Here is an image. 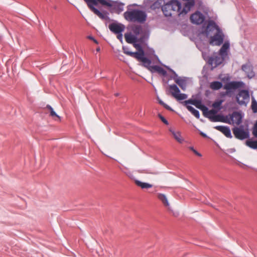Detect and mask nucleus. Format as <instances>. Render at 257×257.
Wrapping results in <instances>:
<instances>
[{"instance_id":"1","label":"nucleus","mask_w":257,"mask_h":257,"mask_svg":"<svg viewBox=\"0 0 257 257\" xmlns=\"http://www.w3.org/2000/svg\"><path fill=\"white\" fill-rule=\"evenodd\" d=\"M194 6L193 1L185 4L184 7L182 9L180 3L176 0H172L164 4L162 7V10L166 17L177 14L178 15H185Z\"/></svg>"},{"instance_id":"2","label":"nucleus","mask_w":257,"mask_h":257,"mask_svg":"<svg viewBox=\"0 0 257 257\" xmlns=\"http://www.w3.org/2000/svg\"><path fill=\"white\" fill-rule=\"evenodd\" d=\"M216 30V33L210 38L209 43L211 45L220 46L223 42L224 34L221 30L213 21H209L205 30L207 36L209 35L211 31Z\"/></svg>"},{"instance_id":"3","label":"nucleus","mask_w":257,"mask_h":257,"mask_svg":"<svg viewBox=\"0 0 257 257\" xmlns=\"http://www.w3.org/2000/svg\"><path fill=\"white\" fill-rule=\"evenodd\" d=\"M126 20L132 22L143 23L146 20L147 15L145 12L139 10L127 11L123 14Z\"/></svg>"},{"instance_id":"4","label":"nucleus","mask_w":257,"mask_h":257,"mask_svg":"<svg viewBox=\"0 0 257 257\" xmlns=\"http://www.w3.org/2000/svg\"><path fill=\"white\" fill-rule=\"evenodd\" d=\"M87 4L88 7L90 10L93 12L95 15L102 19L105 18V16L99 11L94 8V6H97L98 3H99L103 6H106L111 7L113 6L112 2L108 0H84Z\"/></svg>"},{"instance_id":"5","label":"nucleus","mask_w":257,"mask_h":257,"mask_svg":"<svg viewBox=\"0 0 257 257\" xmlns=\"http://www.w3.org/2000/svg\"><path fill=\"white\" fill-rule=\"evenodd\" d=\"M133 46L138 50V52H134V53L138 54V55H135V58L142 62L143 63V65L148 68L151 64V61L148 58L145 57V53L141 45L134 43H133Z\"/></svg>"},{"instance_id":"6","label":"nucleus","mask_w":257,"mask_h":257,"mask_svg":"<svg viewBox=\"0 0 257 257\" xmlns=\"http://www.w3.org/2000/svg\"><path fill=\"white\" fill-rule=\"evenodd\" d=\"M169 89L171 95L177 100H182L187 98V95L184 93H181L177 86L175 84L169 85Z\"/></svg>"},{"instance_id":"7","label":"nucleus","mask_w":257,"mask_h":257,"mask_svg":"<svg viewBox=\"0 0 257 257\" xmlns=\"http://www.w3.org/2000/svg\"><path fill=\"white\" fill-rule=\"evenodd\" d=\"M237 102L240 105H246L249 101V95L248 91L242 90L239 91L236 96Z\"/></svg>"},{"instance_id":"8","label":"nucleus","mask_w":257,"mask_h":257,"mask_svg":"<svg viewBox=\"0 0 257 257\" xmlns=\"http://www.w3.org/2000/svg\"><path fill=\"white\" fill-rule=\"evenodd\" d=\"M183 104L185 106H187L188 104H191L195 106L197 108L200 109L202 111L203 114L205 113V111L207 110V107L204 105L202 104L201 100L197 99H189L185 100L183 102Z\"/></svg>"},{"instance_id":"9","label":"nucleus","mask_w":257,"mask_h":257,"mask_svg":"<svg viewBox=\"0 0 257 257\" xmlns=\"http://www.w3.org/2000/svg\"><path fill=\"white\" fill-rule=\"evenodd\" d=\"M242 85L243 83L242 82L239 81H231L226 84L224 86L223 88L226 90V91L222 94V96L228 95L229 90L231 89H236L240 88L242 86Z\"/></svg>"},{"instance_id":"10","label":"nucleus","mask_w":257,"mask_h":257,"mask_svg":"<svg viewBox=\"0 0 257 257\" xmlns=\"http://www.w3.org/2000/svg\"><path fill=\"white\" fill-rule=\"evenodd\" d=\"M225 58L224 57H222L220 55L218 56L215 54L208 59V62L213 67H215L221 64L223 62Z\"/></svg>"},{"instance_id":"11","label":"nucleus","mask_w":257,"mask_h":257,"mask_svg":"<svg viewBox=\"0 0 257 257\" xmlns=\"http://www.w3.org/2000/svg\"><path fill=\"white\" fill-rule=\"evenodd\" d=\"M233 133L235 137L239 140H244L249 137L248 132L239 128L235 127L233 129Z\"/></svg>"},{"instance_id":"12","label":"nucleus","mask_w":257,"mask_h":257,"mask_svg":"<svg viewBox=\"0 0 257 257\" xmlns=\"http://www.w3.org/2000/svg\"><path fill=\"white\" fill-rule=\"evenodd\" d=\"M205 18L204 15L200 12H197L192 14L190 17L191 22L195 24H201L204 21Z\"/></svg>"},{"instance_id":"13","label":"nucleus","mask_w":257,"mask_h":257,"mask_svg":"<svg viewBox=\"0 0 257 257\" xmlns=\"http://www.w3.org/2000/svg\"><path fill=\"white\" fill-rule=\"evenodd\" d=\"M228 120L230 123L239 125L241 122L242 116L239 112L234 111L230 115V119Z\"/></svg>"},{"instance_id":"14","label":"nucleus","mask_w":257,"mask_h":257,"mask_svg":"<svg viewBox=\"0 0 257 257\" xmlns=\"http://www.w3.org/2000/svg\"><path fill=\"white\" fill-rule=\"evenodd\" d=\"M109 30L115 34H119L124 30V25L121 24L112 23L108 26Z\"/></svg>"},{"instance_id":"15","label":"nucleus","mask_w":257,"mask_h":257,"mask_svg":"<svg viewBox=\"0 0 257 257\" xmlns=\"http://www.w3.org/2000/svg\"><path fill=\"white\" fill-rule=\"evenodd\" d=\"M215 129L217 131H220L222 134H223L225 137L228 138H231L232 136L231 134L230 130L228 126H222V125H217L214 127Z\"/></svg>"},{"instance_id":"16","label":"nucleus","mask_w":257,"mask_h":257,"mask_svg":"<svg viewBox=\"0 0 257 257\" xmlns=\"http://www.w3.org/2000/svg\"><path fill=\"white\" fill-rule=\"evenodd\" d=\"M242 70L244 71L248 77L251 78L254 76V73L252 70V67L249 63L245 64L242 66Z\"/></svg>"},{"instance_id":"17","label":"nucleus","mask_w":257,"mask_h":257,"mask_svg":"<svg viewBox=\"0 0 257 257\" xmlns=\"http://www.w3.org/2000/svg\"><path fill=\"white\" fill-rule=\"evenodd\" d=\"M209 119L213 122H223L230 124V120L225 119L224 117L221 115H214L213 116H211Z\"/></svg>"},{"instance_id":"18","label":"nucleus","mask_w":257,"mask_h":257,"mask_svg":"<svg viewBox=\"0 0 257 257\" xmlns=\"http://www.w3.org/2000/svg\"><path fill=\"white\" fill-rule=\"evenodd\" d=\"M229 48V43L225 42L219 51V55L225 58L227 55V50H228Z\"/></svg>"},{"instance_id":"19","label":"nucleus","mask_w":257,"mask_h":257,"mask_svg":"<svg viewBox=\"0 0 257 257\" xmlns=\"http://www.w3.org/2000/svg\"><path fill=\"white\" fill-rule=\"evenodd\" d=\"M157 197L158 199L162 202L164 205L167 207L168 209H170V204L167 196L164 194L159 193L157 195Z\"/></svg>"},{"instance_id":"20","label":"nucleus","mask_w":257,"mask_h":257,"mask_svg":"<svg viewBox=\"0 0 257 257\" xmlns=\"http://www.w3.org/2000/svg\"><path fill=\"white\" fill-rule=\"evenodd\" d=\"M124 38L126 42L130 44H133L137 41V38L136 36L133 35L131 33L125 34Z\"/></svg>"},{"instance_id":"21","label":"nucleus","mask_w":257,"mask_h":257,"mask_svg":"<svg viewBox=\"0 0 257 257\" xmlns=\"http://www.w3.org/2000/svg\"><path fill=\"white\" fill-rule=\"evenodd\" d=\"M222 87V83L219 81H213L210 83L209 87L213 90H217Z\"/></svg>"},{"instance_id":"22","label":"nucleus","mask_w":257,"mask_h":257,"mask_svg":"<svg viewBox=\"0 0 257 257\" xmlns=\"http://www.w3.org/2000/svg\"><path fill=\"white\" fill-rule=\"evenodd\" d=\"M175 82L180 86V87L183 90H185L186 88V81L183 78H178L175 79Z\"/></svg>"},{"instance_id":"23","label":"nucleus","mask_w":257,"mask_h":257,"mask_svg":"<svg viewBox=\"0 0 257 257\" xmlns=\"http://www.w3.org/2000/svg\"><path fill=\"white\" fill-rule=\"evenodd\" d=\"M170 131L172 133L175 139L179 143H182L183 139L181 137V135L179 132H175L172 130H170Z\"/></svg>"},{"instance_id":"24","label":"nucleus","mask_w":257,"mask_h":257,"mask_svg":"<svg viewBox=\"0 0 257 257\" xmlns=\"http://www.w3.org/2000/svg\"><path fill=\"white\" fill-rule=\"evenodd\" d=\"M218 111V110L215 108L209 110L208 108H207V110L206 111H205V113L203 114V115L205 117H207L209 119H210V117L213 116L214 115H216Z\"/></svg>"},{"instance_id":"25","label":"nucleus","mask_w":257,"mask_h":257,"mask_svg":"<svg viewBox=\"0 0 257 257\" xmlns=\"http://www.w3.org/2000/svg\"><path fill=\"white\" fill-rule=\"evenodd\" d=\"M152 68L155 71L157 72L158 73L163 75L166 76L167 75L166 71L162 67L155 65L152 67Z\"/></svg>"},{"instance_id":"26","label":"nucleus","mask_w":257,"mask_h":257,"mask_svg":"<svg viewBox=\"0 0 257 257\" xmlns=\"http://www.w3.org/2000/svg\"><path fill=\"white\" fill-rule=\"evenodd\" d=\"M47 108L49 110L50 113V116L55 120H60V117L59 115H58L54 111L53 108L50 106L48 105L47 106Z\"/></svg>"},{"instance_id":"27","label":"nucleus","mask_w":257,"mask_h":257,"mask_svg":"<svg viewBox=\"0 0 257 257\" xmlns=\"http://www.w3.org/2000/svg\"><path fill=\"white\" fill-rule=\"evenodd\" d=\"M135 183L137 186L141 187L142 189H148L152 187V185L147 183L142 182L139 180H135Z\"/></svg>"},{"instance_id":"28","label":"nucleus","mask_w":257,"mask_h":257,"mask_svg":"<svg viewBox=\"0 0 257 257\" xmlns=\"http://www.w3.org/2000/svg\"><path fill=\"white\" fill-rule=\"evenodd\" d=\"M188 109V110L190 111L192 114H193L196 118H199V117H200V114H199V112L195 109L194 108H193L192 106H190V105H188V104H187V106H185Z\"/></svg>"},{"instance_id":"29","label":"nucleus","mask_w":257,"mask_h":257,"mask_svg":"<svg viewBox=\"0 0 257 257\" xmlns=\"http://www.w3.org/2000/svg\"><path fill=\"white\" fill-rule=\"evenodd\" d=\"M246 145L252 149H257V141H246Z\"/></svg>"},{"instance_id":"30","label":"nucleus","mask_w":257,"mask_h":257,"mask_svg":"<svg viewBox=\"0 0 257 257\" xmlns=\"http://www.w3.org/2000/svg\"><path fill=\"white\" fill-rule=\"evenodd\" d=\"M222 102H223V100H222L215 101L212 104V107L214 108H215L218 110H219L221 109V105L222 104Z\"/></svg>"},{"instance_id":"31","label":"nucleus","mask_w":257,"mask_h":257,"mask_svg":"<svg viewBox=\"0 0 257 257\" xmlns=\"http://www.w3.org/2000/svg\"><path fill=\"white\" fill-rule=\"evenodd\" d=\"M133 31L136 35H139L142 31V27L140 26H137L133 28Z\"/></svg>"},{"instance_id":"32","label":"nucleus","mask_w":257,"mask_h":257,"mask_svg":"<svg viewBox=\"0 0 257 257\" xmlns=\"http://www.w3.org/2000/svg\"><path fill=\"white\" fill-rule=\"evenodd\" d=\"M251 107L253 112H257V102L253 97L252 98Z\"/></svg>"},{"instance_id":"33","label":"nucleus","mask_w":257,"mask_h":257,"mask_svg":"<svg viewBox=\"0 0 257 257\" xmlns=\"http://www.w3.org/2000/svg\"><path fill=\"white\" fill-rule=\"evenodd\" d=\"M122 49H123V53L128 56H130L131 57L135 58V55H137L138 54H137V53H134V52L129 51L127 50V48H126L123 47Z\"/></svg>"},{"instance_id":"34","label":"nucleus","mask_w":257,"mask_h":257,"mask_svg":"<svg viewBox=\"0 0 257 257\" xmlns=\"http://www.w3.org/2000/svg\"><path fill=\"white\" fill-rule=\"evenodd\" d=\"M159 118H160V119L166 124L168 125L169 124L168 121L165 118V117L164 116H163L162 115H161L160 114H159L158 115Z\"/></svg>"},{"instance_id":"35","label":"nucleus","mask_w":257,"mask_h":257,"mask_svg":"<svg viewBox=\"0 0 257 257\" xmlns=\"http://www.w3.org/2000/svg\"><path fill=\"white\" fill-rule=\"evenodd\" d=\"M190 149L193 151V152L199 157H201L202 155L200 153L198 152L196 150H195L193 147H190Z\"/></svg>"},{"instance_id":"36","label":"nucleus","mask_w":257,"mask_h":257,"mask_svg":"<svg viewBox=\"0 0 257 257\" xmlns=\"http://www.w3.org/2000/svg\"><path fill=\"white\" fill-rule=\"evenodd\" d=\"M252 135L257 138V126H254L252 129Z\"/></svg>"},{"instance_id":"37","label":"nucleus","mask_w":257,"mask_h":257,"mask_svg":"<svg viewBox=\"0 0 257 257\" xmlns=\"http://www.w3.org/2000/svg\"><path fill=\"white\" fill-rule=\"evenodd\" d=\"M88 39H90V40H91L92 41H93V42L96 43V44H98V42L92 36H88Z\"/></svg>"},{"instance_id":"38","label":"nucleus","mask_w":257,"mask_h":257,"mask_svg":"<svg viewBox=\"0 0 257 257\" xmlns=\"http://www.w3.org/2000/svg\"><path fill=\"white\" fill-rule=\"evenodd\" d=\"M117 38L120 41H122V35L120 33L117 34Z\"/></svg>"},{"instance_id":"39","label":"nucleus","mask_w":257,"mask_h":257,"mask_svg":"<svg viewBox=\"0 0 257 257\" xmlns=\"http://www.w3.org/2000/svg\"><path fill=\"white\" fill-rule=\"evenodd\" d=\"M200 134L201 136H202L203 137H204V138H207V136H206V134H205L204 133H203V132H200Z\"/></svg>"},{"instance_id":"40","label":"nucleus","mask_w":257,"mask_h":257,"mask_svg":"<svg viewBox=\"0 0 257 257\" xmlns=\"http://www.w3.org/2000/svg\"><path fill=\"white\" fill-rule=\"evenodd\" d=\"M163 106H164L166 108H167V109H170V107H169L168 105H167L166 104H165V105H163Z\"/></svg>"},{"instance_id":"41","label":"nucleus","mask_w":257,"mask_h":257,"mask_svg":"<svg viewBox=\"0 0 257 257\" xmlns=\"http://www.w3.org/2000/svg\"><path fill=\"white\" fill-rule=\"evenodd\" d=\"M159 103L162 105H165V103L161 100H159Z\"/></svg>"},{"instance_id":"42","label":"nucleus","mask_w":257,"mask_h":257,"mask_svg":"<svg viewBox=\"0 0 257 257\" xmlns=\"http://www.w3.org/2000/svg\"><path fill=\"white\" fill-rule=\"evenodd\" d=\"M96 51H97V52H99V51H100V48H99V47H98V48H97L96 49Z\"/></svg>"},{"instance_id":"43","label":"nucleus","mask_w":257,"mask_h":257,"mask_svg":"<svg viewBox=\"0 0 257 257\" xmlns=\"http://www.w3.org/2000/svg\"><path fill=\"white\" fill-rule=\"evenodd\" d=\"M254 126H257V120H256V121L255 123L254 124Z\"/></svg>"}]
</instances>
